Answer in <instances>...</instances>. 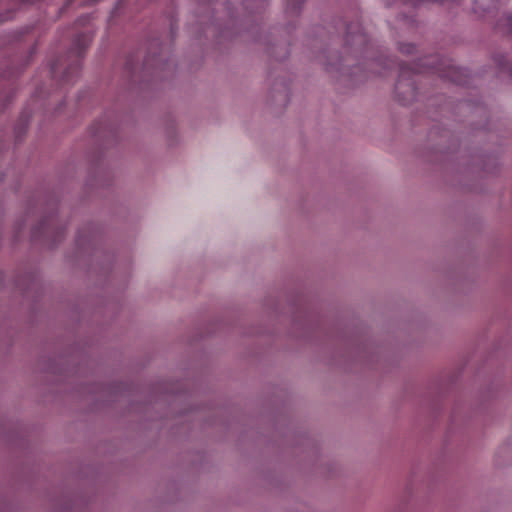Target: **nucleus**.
<instances>
[{
  "mask_svg": "<svg viewBox=\"0 0 512 512\" xmlns=\"http://www.w3.org/2000/svg\"><path fill=\"white\" fill-rule=\"evenodd\" d=\"M413 49V46H407V49L405 50L407 53H410Z\"/></svg>",
  "mask_w": 512,
  "mask_h": 512,
  "instance_id": "obj_1",
  "label": "nucleus"
}]
</instances>
